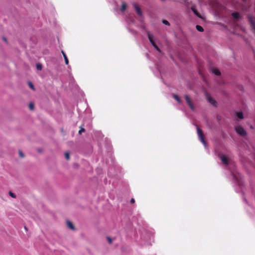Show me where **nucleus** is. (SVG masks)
<instances>
[{
    "label": "nucleus",
    "mask_w": 255,
    "mask_h": 255,
    "mask_svg": "<svg viewBox=\"0 0 255 255\" xmlns=\"http://www.w3.org/2000/svg\"><path fill=\"white\" fill-rule=\"evenodd\" d=\"M9 195L10 197H11L13 198H16V195L15 193H13L12 191H10L9 192Z\"/></svg>",
    "instance_id": "obj_28"
},
{
    "label": "nucleus",
    "mask_w": 255,
    "mask_h": 255,
    "mask_svg": "<svg viewBox=\"0 0 255 255\" xmlns=\"http://www.w3.org/2000/svg\"><path fill=\"white\" fill-rule=\"evenodd\" d=\"M132 32L133 33H136V32H135V31H133H133H132Z\"/></svg>",
    "instance_id": "obj_42"
},
{
    "label": "nucleus",
    "mask_w": 255,
    "mask_h": 255,
    "mask_svg": "<svg viewBox=\"0 0 255 255\" xmlns=\"http://www.w3.org/2000/svg\"><path fill=\"white\" fill-rule=\"evenodd\" d=\"M212 72L213 74L219 76L221 75V72L217 68H213L212 69Z\"/></svg>",
    "instance_id": "obj_18"
},
{
    "label": "nucleus",
    "mask_w": 255,
    "mask_h": 255,
    "mask_svg": "<svg viewBox=\"0 0 255 255\" xmlns=\"http://www.w3.org/2000/svg\"><path fill=\"white\" fill-rule=\"evenodd\" d=\"M126 6H127V5H126V3L123 2L121 10L122 12L124 11L126 8Z\"/></svg>",
    "instance_id": "obj_23"
},
{
    "label": "nucleus",
    "mask_w": 255,
    "mask_h": 255,
    "mask_svg": "<svg viewBox=\"0 0 255 255\" xmlns=\"http://www.w3.org/2000/svg\"><path fill=\"white\" fill-rule=\"evenodd\" d=\"M243 89V87H242H242H241L240 90H242V89Z\"/></svg>",
    "instance_id": "obj_43"
},
{
    "label": "nucleus",
    "mask_w": 255,
    "mask_h": 255,
    "mask_svg": "<svg viewBox=\"0 0 255 255\" xmlns=\"http://www.w3.org/2000/svg\"><path fill=\"white\" fill-rule=\"evenodd\" d=\"M66 224H67V227L69 229H70L73 231H75L76 230V228H75L74 225H73L72 222H71L70 221L67 220Z\"/></svg>",
    "instance_id": "obj_14"
},
{
    "label": "nucleus",
    "mask_w": 255,
    "mask_h": 255,
    "mask_svg": "<svg viewBox=\"0 0 255 255\" xmlns=\"http://www.w3.org/2000/svg\"><path fill=\"white\" fill-rule=\"evenodd\" d=\"M27 84H28L29 87L31 89H32L33 91L35 90L33 84L30 81H28Z\"/></svg>",
    "instance_id": "obj_19"
},
{
    "label": "nucleus",
    "mask_w": 255,
    "mask_h": 255,
    "mask_svg": "<svg viewBox=\"0 0 255 255\" xmlns=\"http://www.w3.org/2000/svg\"><path fill=\"white\" fill-rule=\"evenodd\" d=\"M106 147L107 152L110 153L112 150V146L110 142H109L107 140H106Z\"/></svg>",
    "instance_id": "obj_16"
},
{
    "label": "nucleus",
    "mask_w": 255,
    "mask_h": 255,
    "mask_svg": "<svg viewBox=\"0 0 255 255\" xmlns=\"http://www.w3.org/2000/svg\"><path fill=\"white\" fill-rule=\"evenodd\" d=\"M206 96L208 102L212 105L214 107H217V101L214 99L212 98L208 93H207Z\"/></svg>",
    "instance_id": "obj_8"
},
{
    "label": "nucleus",
    "mask_w": 255,
    "mask_h": 255,
    "mask_svg": "<svg viewBox=\"0 0 255 255\" xmlns=\"http://www.w3.org/2000/svg\"><path fill=\"white\" fill-rule=\"evenodd\" d=\"M162 23L163 24H164L165 25H168V26H169L170 25L169 22L167 20H162Z\"/></svg>",
    "instance_id": "obj_32"
},
{
    "label": "nucleus",
    "mask_w": 255,
    "mask_h": 255,
    "mask_svg": "<svg viewBox=\"0 0 255 255\" xmlns=\"http://www.w3.org/2000/svg\"><path fill=\"white\" fill-rule=\"evenodd\" d=\"M200 141L203 144L206 148L208 147V144L205 139H203V140H200Z\"/></svg>",
    "instance_id": "obj_27"
},
{
    "label": "nucleus",
    "mask_w": 255,
    "mask_h": 255,
    "mask_svg": "<svg viewBox=\"0 0 255 255\" xmlns=\"http://www.w3.org/2000/svg\"><path fill=\"white\" fill-rule=\"evenodd\" d=\"M64 155H65V158L66 159H67V160L70 159V154H69V152H65L64 153Z\"/></svg>",
    "instance_id": "obj_26"
},
{
    "label": "nucleus",
    "mask_w": 255,
    "mask_h": 255,
    "mask_svg": "<svg viewBox=\"0 0 255 255\" xmlns=\"http://www.w3.org/2000/svg\"><path fill=\"white\" fill-rule=\"evenodd\" d=\"M219 157L224 166L225 168L229 171L232 176L235 183V188L236 192L241 193L243 194L244 201L250 206L249 202L244 197L245 192L244 190L245 188V184L243 176L237 171L235 162L229 159L226 155L223 153L219 154Z\"/></svg>",
    "instance_id": "obj_1"
},
{
    "label": "nucleus",
    "mask_w": 255,
    "mask_h": 255,
    "mask_svg": "<svg viewBox=\"0 0 255 255\" xmlns=\"http://www.w3.org/2000/svg\"><path fill=\"white\" fill-rule=\"evenodd\" d=\"M3 40H4V41L7 42V40H6V38H5V37H4L3 38Z\"/></svg>",
    "instance_id": "obj_40"
},
{
    "label": "nucleus",
    "mask_w": 255,
    "mask_h": 255,
    "mask_svg": "<svg viewBox=\"0 0 255 255\" xmlns=\"http://www.w3.org/2000/svg\"><path fill=\"white\" fill-rule=\"evenodd\" d=\"M36 68L38 70H41L42 68V65L40 63L36 64Z\"/></svg>",
    "instance_id": "obj_25"
},
{
    "label": "nucleus",
    "mask_w": 255,
    "mask_h": 255,
    "mask_svg": "<svg viewBox=\"0 0 255 255\" xmlns=\"http://www.w3.org/2000/svg\"><path fill=\"white\" fill-rule=\"evenodd\" d=\"M185 99L186 100V102L188 105L189 106V108L192 111H195V107L194 106V104L192 101V100L191 99L190 97L188 95H185L184 96Z\"/></svg>",
    "instance_id": "obj_7"
},
{
    "label": "nucleus",
    "mask_w": 255,
    "mask_h": 255,
    "mask_svg": "<svg viewBox=\"0 0 255 255\" xmlns=\"http://www.w3.org/2000/svg\"><path fill=\"white\" fill-rule=\"evenodd\" d=\"M252 29L255 32V23L254 24V25H251Z\"/></svg>",
    "instance_id": "obj_35"
},
{
    "label": "nucleus",
    "mask_w": 255,
    "mask_h": 255,
    "mask_svg": "<svg viewBox=\"0 0 255 255\" xmlns=\"http://www.w3.org/2000/svg\"><path fill=\"white\" fill-rule=\"evenodd\" d=\"M63 57H64V60H65V64H66V65H68V63H69V61H68V58H67V57L66 55L63 56Z\"/></svg>",
    "instance_id": "obj_31"
},
{
    "label": "nucleus",
    "mask_w": 255,
    "mask_h": 255,
    "mask_svg": "<svg viewBox=\"0 0 255 255\" xmlns=\"http://www.w3.org/2000/svg\"><path fill=\"white\" fill-rule=\"evenodd\" d=\"M235 130L237 133L242 137H245L247 135V131L241 125H238L235 127Z\"/></svg>",
    "instance_id": "obj_2"
},
{
    "label": "nucleus",
    "mask_w": 255,
    "mask_h": 255,
    "mask_svg": "<svg viewBox=\"0 0 255 255\" xmlns=\"http://www.w3.org/2000/svg\"><path fill=\"white\" fill-rule=\"evenodd\" d=\"M252 194H253V195H254V193L253 191H252Z\"/></svg>",
    "instance_id": "obj_45"
},
{
    "label": "nucleus",
    "mask_w": 255,
    "mask_h": 255,
    "mask_svg": "<svg viewBox=\"0 0 255 255\" xmlns=\"http://www.w3.org/2000/svg\"><path fill=\"white\" fill-rule=\"evenodd\" d=\"M248 19L251 25H254V24L255 23L253 16L249 15L248 16Z\"/></svg>",
    "instance_id": "obj_17"
},
{
    "label": "nucleus",
    "mask_w": 255,
    "mask_h": 255,
    "mask_svg": "<svg viewBox=\"0 0 255 255\" xmlns=\"http://www.w3.org/2000/svg\"><path fill=\"white\" fill-rule=\"evenodd\" d=\"M172 97L177 102L178 104H181L182 103V101L178 95L175 94H172Z\"/></svg>",
    "instance_id": "obj_15"
},
{
    "label": "nucleus",
    "mask_w": 255,
    "mask_h": 255,
    "mask_svg": "<svg viewBox=\"0 0 255 255\" xmlns=\"http://www.w3.org/2000/svg\"><path fill=\"white\" fill-rule=\"evenodd\" d=\"M164 84L166 85L167 87H170V84L167 83L168 81H162Z\"/></svg>",
    "instance_id": "obj_33"
},
{
    "label": "nucleus",
    "mask_w": 255,
    "mask_h": 255,
    "mask_svg": "<svg viewBox=\"0 0 255 255\" xmlns=\"http://www.w3.org/2000/svg\"><path fill=\"white\" fill-rule=\"evenodd\" d=\"M24 228H25V230H27V228L26 227H24Z\"/></svg>",
    "instance_id": "obj_44"
},
{
    "label": "nucleus",
    "mask_w": 255,
    "mask_h": 255,
    "mask_svg": "<svg viewBox=\"0 0 255 255\" xmlns=\"http://www.w3.org/2000/svg\"><path fill=\"white\" fill-rule=\"evenodd\" d=\"M107 240L109 244H112L113 242L112 239L110 237H107Z\"/></svg>",
    "instance_id": "obj_30"
},
{
    "label": "nucleus",
    "mask_w": 255,
    "mask_h": 255,
    "mask_svg": "<svg viewBox=\"0 0 255 255\" xmlns=\"http://www.w3.org/2000/svg\"><path fill=\"white\" fill-rule=\"evenodd\" d=\"M235 116L237 121H240L244 119V113L242 111H236Z\"/></svg>",
    "instance_id": "obj_10"
},
{
    "label": "nucleus",
    "mask_w": 255,
    "mask_h": 255,
    "mask_svg": "<svg viewBox=\"0 0 255 255\" xmlns=\"http://www.w3.org/2000/svg\"><path fill=\"white\" fill-rule=\"evenodd\" d=\"M121 249L123 253H129L130 252V248L129 247L126 245H122Z\"/></svg>",
    "instance_id": "obj_11"
},
{
    "label": "nucleus",
    "mask_w": 255,
    "mask_h": 255,
    "mask_svg": "<svg viewBox=\"0 0 255 255\" xmlns=\"http://www.w3.org/2000/svg\"><path fill=\"white\" fill-rule=\"evenodd\" d=\"M29 109L30 110H33L34 109V105L33 103H30L28 105Z\"/></svg>",
    "instance_id": "obj_24"
},
{
    "label": "nucleus",
    "mask_w": 255,
    "mask_h": 255,
    "mask_svg": "<svg viewBox=\"0 0 255 255\" xmlns=\"http://www.w3.org/2000/svg\"><path fill=\"white\" fill-rule=\"evenodd\" d=\"M133 6L137 13V14L140 16H142V12L141 10V9L139 7V6L135 3H133Z\"/></svg>",
    "instance_id": "obj_12"
},
{
    "label": "nucleus",
    "mask_w": 255,
    "mask_h": 255,
    "mask_svg": "<svg viewBox=\"0 0 255 255\" xmlns=\"http://www.w3.org/2000/svg\"><path fill=\"white\" fill-rule=\"evenodd\" d=\"M19 155L20 157L23 158L24 157V154L21 150H18Z\"/></svg>",
    "instance_id": "obj_29"
},
{
    "label": "nucleus",
    "mask_w": 255,
    "mask_h": 255,
    "mask_svg": "<svg viewBox=\"0 0 255 255\" xmlns=\"http://www.w3.org/2000/svg\"><path fill=\"white\" fill-rule=\"evenodd\" d=\"M251 128H253V126H251Z\"/></svg>",
    "instance_id": "obj_46"
},
{
    "label": "nucleus",
    "mask_w": 255,
    "mask_h": 255,
    "mask_svg": "<svg viewBox=\"0 0 255 255\" xmlns=\"http://www.w3.org/2000/svg\"><path fill=\"white\" fill-rule=\"evenodd\" d=\"M232 16L235 19H238L240 18V14L237 12H234L232 13Z\"/></svg>",
    "instance_id": "obj_20"
},
{
    "label": "nucleus",
    "mask_w": 255,
    "mask_h": 255,
    "mask_svg": "<svg viewBox=\"0 0 255 255\" xmlns=\"http://www.w3.org/2000/svg\"><path fill=\"white\" fill-rule=\"evenodd\" d=\"M147 35L149 41H150V43L152 44V45L153 46V47L159 52H160L161 51L159 49V48L157 46V45L155 43L154 40H153V36L149 32H147Z\"/></svg>",
    "instance_id": "obj_6"
},
{
    "label": "nucleus",
    "mask_w": 255,
    "mask_h": 255,
    "mask_svg": "<svg viewBox=\"0 0 255 255\" xmlns=\"http://www.w3.org/2000/svg\"><path fill=\"white\" fill-rule=\"evenodd\" d=\"M191 9L192 11L193 12V13L199 18H202V16L201 14L197 11L196 10L195 6L194 5H192Z\"/></svg>",
    "instance_id": "obj_13"
},
{
    "label": "nucleus",
    "mask_w": 255,
    "mask_h": 255,
    "mask_svg": "<svg viewBox=\"0 0 255 255\" xmlns=\"http://www.w3.org/2000/svg\"><path fill=\"white\" fill-rule=\"evenodd\" d=\"M134 202H135V200H134V198H132L130 199V204H133V203H134Z\"/></svg>",
    "instance_id": "obj_36"
},
{
    "label": "nucleus",
    "mask_w": 255,
    "mask_h": 255,
    "mask_svg": "<svg viewBox=\"0 0 255 255\" xmlns=\"http://www.w3.org/2000/svg\"><path fill=\"white\" fill-rule=\"evenodd\" d=\"M195 126L196 127L197 134L199 140H203V139H205L203 131L197 125H195Z\"/></svg>",
    "instance_id": "obj_9"
},
{
    "label": "nucleus",
    "mask_w": 255,
    "mask_h": 255,
    "mask_svg": "<svg viewBox=\"0 0 255 255\" xmlns=\"http://www.w3.org/2000/svg\"><path fill=\"white\" fill-rule=\"evenodd\" d=\"M204 81L205 82V83H206V84H208L209 83V81L206 80V81Z\"/></svg>",
    "instance_id": "obj_39"
},
{
    "label": "nucleus",
    "mask_w": 255,
    "mask_h": 255,
    "mask_svg": "<svg viewBox=\"0 0 255 255\" xmlns=\"http://www.w3.org/2000/svg\"><path fill=\"white\" fill-rule=\"evenodd\" d=\"M141 27L142 29H143L145 30H146V32H148V31H147V30H146L145 26V25H142L141 26Z\"/></svg>",
    "instance_id": "obj_37"
},
{
    "label": "nucleus",
    "mask_w": 255,
    "mask_h": 255,
    "mask_svg": "<svg viewBox=\"0 0 255 255\" xmlns=\"http://www.w3.org/2000/svg\"><path fill=\"white\" fill-rule=\"evenodd\" d=\"M147 35L149 41H150V43L152 44V45L153 46V47L159 52H160L161 51L159 49V48L157 46V45L155 43L154 40H153V36L149 32H147Z\"/></svg>",
    "instance_id": "obj_5"
},
{
    "label": "nucleus",
    "mask_w": 255,
    "mask_h": 255,
    "mask_svg": "<svg viewBox=\"0 0 255 255\" xmlns=\"http://www.w3.org/2000/svg\"><path fill=\"white\" fill-rule=\"evenodd\" d=\"M196 29L200 32H203L204 31L203 28L199 25H196Z\"/></svg>",
    "instance_id": "obj_22"
},
{
    "label": "nucleus",
    "mask_w": 255,
    "mask_h": 255,
    "mask_svg": "<svg viewBox=\"0 0 255 255\" xmlns=\"http://www.w3.org/2000/svg\"><path fill=\"white\" fill-rule=\"evenodd\" d=\"M38 151L39 152H41L42 149H39L38 150Z\"/></svg>",
    "instance_id": "obj_41"
},
{
    "label": "nucleus",
    "mask_w": 255,
    "mask_h": 255,
    "mask_svg": "<svg viewBox=\"0 0 255 255\" xmlns=\"http://www.w3.org/2000/svg\"><path fill=\"white\" fill-rule=\"evenodd\" d=\"M147 35L149 41H150V43L152 44V45L153 46V47L159 52H160L161 51L159 49V48L157 46V45L155 43L154 40H153V36L149 32H147Z\"/></svg>",
    "instance_id": "obj_3"
},
{
    "label": "nucleus",
    "mask_w": 255,
    "mask_h": 255,
    "mask_svg": "<svg viewBox=\"0 0 255 255\" xmlns=\"http://www.w3.org/2000/svg\"><path fill=\"white\" fill-rule=\"evenodd\" d=\"M183 1L187 6H189V2H188V0H183Z\"/></svg>",
    "instance_id": "obj_34"
},
{
    "label": "nucleus",
    "mask_w": 255,
    "mask_h": 255,
    "mask_svg": "<svg viewBox=\"0 0 255 255\" xmlns=\"http://www.w3.org/2000/svg\"><path fill=\"white\" fill-rule=\"evenodd\" d=\"M80 129L78 131V134L80 135H81L82 132H84L85 131V129L83 127V125L80 126Z\"/></svg>",
    "instance_id": "obj_21"
},
{
    "label": "nucleus",
    "mask_w": 255,
    "mask_h": 255,
    "mask_svg": "<svg viewBox=\"0 0 255 255\" xmlns=\"http://www.w3.org/2000/svg\"><path fill=\"white\" fill-rule=\"evenodd\" d=\"M61 52H62V53L63 56L66 55V54H65V53L64 52V51L62 50Z\"/></svg>",
    "instance_id": "obj_38"
},
{
    "label": "nucleus",
    "mask_w": 255,
    "mask_h": 255,
    "mask_svg": "<svg viewBox=\"0 0 255 255\" xmlns=\"http://www.w3.org/2000/svg\"><path fill=\"white\" fill-rule=\"evenodd\" d=\"M147 35L149 41H150V43L152 44V45L153 46V47L159 52H160L161 51L159 49V48L157 46V45L155 43L154 40H153V36L149 32H147Z\"/></svg>",
    "instance_id": "obj_4"
}]
</instances>
